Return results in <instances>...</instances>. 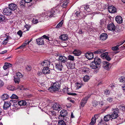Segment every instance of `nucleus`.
<instances>
[{
	"mask_svg": "<svg viewBox=\"0 0 125 125\" xmlns=\"http://www.w3.org/2000/svg\"><path fill=\"white\" fill-rule=\"evenodd\" d=\"M82 13V12L80 11H77L75 13L76 16L78 17L81 18V14Z\"/></svg>",
	"mask_w": 125,
	"mask_h": 125,
	"instance_id": "nucleus-41",
	"label": "nucleus"
},
{
	"mask_svg": "<svg viewBox=\"0 0 125 125\" xmlns=\"http://www.w3.org/2000/svg\"><path fill=\"white\" fill-rule=\"evenodd\" d=\"M103 53L101 55V58H102L103 59L105 58L106 56L108 55V53L107 52H106L104 53Z\"/></svg>",
	"mask_w": 125,
	"mask_h": 125,
	"instance_id": "nucleus-37",
	"label": "nucleus"
},
{
	"mask_svg": "<svg viewBox=\"0 0 125 125\" xmlns=\"http://www.w3.org/2000/svg\"><path fill=\"white\" fill-rule=\"evenodd\" d=\"M4 85L3 82L0 79V88L3 86Z\"/></svg>",
	"mask_w": 125,
	"mask_h": 125,
	"instance_id": "nucleus-61",
	"label": "nucleus"
},
{
	"mask_svg": "<svg viewBox=\"0 0 125 125\" xmlns=\"http://www.w3.org/2000/svg\"><path fill=\"white\" fill-rule=\"evenodd\" d=\"M104 50L98 49V50L95 51L93 52H88L85 54V57L89 60H90L94 58V54H100L102 53L105 51Z\"/></svg>",
	"mask_w": 125,
	"mask_h": 125,
	"instance_id": "nucleus-1",
	"label": "nucleus"
},
{
	"mask_svg": "<svg viewBox=\"0 0 125 125\" xmlns=\"http://www.w3.org/2000/svg\"><path fill=\"white\" fill-rule=\"evenodd\" d=\"M58 123V125H66L65 122L62 120H59Z\"/></svg>",
	"mask_w": 125,
	"mask_h": 125,
	"instance_id": "nucleus-33",
	"label": "nucleus"
},
{
	"mask_svg": "<svg viewBox=\"0 0 125 125\" xmlns=\"http://www.w3.org/2000/svg\"><path fill=\"white\" fill-rule=\"evenodd\" d=\"M102 63L103 67L106 70H108L111 68V64H110L108 62L104 61H103Z\"/></svg>",
	"mask_w": 125,
	"mask_h": 125,
	"instance_id": "nucleus-7",
	"label": "nucleus"
},
{
	"mask_svg": "<svg viewBox=\"0 0 125 125\" xmlns=\"http://www.w3.org/2000/svg\"><path fill=\"white\" fill-rule=\"evenodd\" d=\"M80 10L83 11L85 10L87 11H90V8L88 5H85L82 6L80 7Z\"/></svg>",
	"mask_w": 125,
	"mask_h": 125,
	"instance_id": "nucleus-18",
	"label": "nucleus"
},
{
	"mask_svg": "<svg viewBox=\"0 0 125 125\" xmlns=\"http://www.w3.org/2000/svg\"><path fill=\"white\" fill-rule=\"evenodd\" d=\"M7 88V89L13 91L14 89V87L11 85L8 86Z\"/></svg>",
	"mask_w": 125,
	"mask_h": 125,
	"instance_id": "nucleus-43",
	"label": "nucleus"
},
{
	"mask_svg": "<svg viewBox=\"0 0 125 125\" xmlns=\"http://www.w3.org/2000/svg\"><path fill=\"white\" fill-rule=\"evenodd\" d=\"M68 35L66 34H61L59 37V38L62 41H66L68 40Z\"/></svg>",
	"mask_w": 125,
	"mask_h": 125,
	"instance_id": "nucleus-19",
	"label": "nucleus"
},
{
	"mask_svg": "<svg viewBox=\"0 0 125 125\" xmlns=\"http://www.w3.org/2000/svg\"><path fill=\"white\" fill-rule=\"evenodd\" d=\"M60 87V85L59 83L58 82H56L52 83L51 84V86L49 88V90L51 92L52 91H58Z\"/></svg>",
	"mask_w": 125,
	"mask_h": 125,
	"instance_id": "nucleus-4",
	"label": "nucleus"
},
{
	"mask_svg": "<svg viewBox=\"0 0 125 125\" xmlns=\"http://www.w3.org/2000/svg\"><path fill=\"white\" fill-rule=\"evenodd\" d=\"M113 113L110 115L112 119H115L117 118L118 115V114L119 113V109L118 108L113 109Z\"/></svg>",
	"mask_w": 125,
	"mask_h": 125,
	"instance_id": "nucleus-5",
	"label": "nucleus"
},
{
	"mask_svg": "<svg viewBox=\"0 0 125 125\" xmlns=\"http://www.w3.org/2000/svg\"><path fill=\"white\" fill-rule=\"evenodd\" d=\"M60 13V10L53 8L51 9V11L48 13L47 16L50 17H55L58 16Z\"/></svg>",
	"mask_w": 125,
	"mask_h": 125,
	"instance_id": "nucleus-3",
	"label": "nucleus"
},
{
	"mask_svg": "<svg viewBox=\"0 0 125 125\" xmlns=\"http://www.w3.org/2000/svg\"><path fill=\"white\" fill-rule=\"evenodd\" d=\"M24 27L27 29V31H28L29 30L30 27V26L26 24L25 25Z\"/></svg>",
	"mask_w": 125,
	"mask_h": 125,
	"instance_id": "nucleus-62",
	"label": "nucleus"
},
{
	"mask_svg": "<svg viewBox=\"0 0 125 125\" xmlns=\"http://www.w3.org/2000/svg\"><path fill=\"white\" fill-rule=\"evenodd\" d=\"M82 72L83 73H88V70L85 68H83L82 70Z\"/></svg>",
	"mask_w": 125,
	"mask_h": 125,
	"instance_id": "nucleus-51",
	"label": "nucleus"
},
{
	"mask_svg": "<svg viewBox=\"0 0 125 125\" xmlns=\"http://www.w3.org/2000/svg\"><path fill=\"white\" fill-rule=\"evenodd\" d=\"M115 20L116 22L119 23H121L123 21L122 17L120 16H116L115 18Z\"/></svg>",
	"mask_w": 125,
	"mask_h": 125,
	"instance_id": "nucleus-24",
	"label": "nucleus"
},
{
	"mask_svg": "<svg viewBox=\"0 0 125 125\" xmlns=\"http://www.w3.org/2000/svg\"><path fill=\"white\" fill-rule=\"evenodd\" d=\"M15 100H10V102L5 101L4 102V104L3 105V109L5 110L8 108L10 107L11 105L10 102H13L14 103L15 102Z\"/></svg>",
	"mask_w": 125,
	"mask_h": 125,
	"instance_id": "nucleus-9",
	"label": "nucleus"
},
{
	"mask_svg": "<svg viewBox=\"0 0 125 125\" xmlns=\"http://www.w3.org/2000/svg\"><path fill=\"white\" fill-rule=\"evenodd\" d=\"M120 82H125V77L123 76H121L119 78Z\"/></svg>",
	"mask_w": 125,
	"mask_h": 125,
	"instance_id": "nucleus-40",
	"label": "nucleus"
},
{
	"mask_svg": "<svg viewBox=\"0 0 125 125\" xmlns=\"http://www.w3.org/2000/svg\"><path fill=\"white\" fill-rule=\"evenodd\" d=\"M3 14L5 15L9 16L11 13L12 11L9 8L7 7L3 10Z\"/></svg>",
	"mask_w": 125,
	"mask_h": 125,
	"instance_id": "nucleus-13",
	"label": "nucleus"
},
{
	"mask_svg": "<svg viewBox=\"0 0 125 125\" xmlns=\"http://www.w3.org/2000/svg\"><path fill=\"white\" fill-rule=\"evenodd\" d=\"M92 103L93 106H94L95 107L98 105V101L94 100L93 102Z\"/></svg>",
	"mask_w": 125,
	"mask_h": 125,
	"instance_id": "nucleus-42",
	"label": "nucleus"
},
{
	"mask_svg": "<svg viewBox=\"0 0 125 125\" xmlns=\"http://www.w3.org/2000/svg\"><path fill=\"white\" fill-rule=\"evenodd\" d=\"M50 116L55 117L56 116V112L53 111H51L50 113Z\"/></svg>",
	"mask_w": 125,
	"mask_h": 125,
	"instance_id": "nucleus-38",
	"label": "nucleus"
},
{
	"mask_svg": "<svg viewBox=\"0 0 125 125\" xmlns=\"http://www.w3.org/2000/svg\"><path fill=\"white\" fill-rule=\"evenodd\" d=\"M105 21L104 20L102 19L100 20V24L101 25H103V24L104 23Z\"/></svg>",
	"mask_w": 125,
	"mask_h": 125,
	"instance_id": "nucleus-63",
	"label": "nucleus"
},
{
	"mask_svg": "<svg viewBox=\"0 0 125 125\" xmlns=\"http://www.w3.org/2000/svg\"><path fill=\"white\" fill-rule=\"evenodd\" d=\"M38 20L33 19L32 20V22L34 24H37L38 22Z\"/></svg>",
	"mask_w": 125,
	"mask_h": 125,
	"instance_id": "nucleus-59",
	"label": "nucleus"
},
{
	"mask_svg": "<svg viewBox=\"0 0 125 125\" xmlns=\"http://www.w3.org/2000/svg\"><path fill=\"white\" fill-rule=\"evenodd\" d=\"M12 66V65L11 64L8 63H5L3 68L4 70H6L8 68L11 67Z\"/></svg>",
	"mask_w": 125,
	"mask_h": 125,
	"instance_id": "nucleus-25",
	"label": "nucleus"
},
{
	"mask_svg": "<svg viewBox=\"0 0 125 125\" xmlns=\"http://www.w3.org/2000/svg\"><path fill=\"white\" fill-rule=\"evenodd\" d=\"M49 67H44L42 70V72L43 74L46 75L50 74L51 73L50 71L49 68Z\"/></svg>",
	"mask_w": 125,
	"mask_h": 125,
	"instance_id": "nucleus-16",
	"label": "nucleus"
},
{
	"mask_svg": "<svg viewBox=\"0 0 125 125\" xmlns=\"http://www.w3.org/2000/svg\"><path fill=\"white\" fill-rule=\"evenodd\" d=\"M101 61L100 58L97 57L94 58V60L91 63L90 66L92 69H98V68L101 63Z\"/></svg>",
	"mask_w": 125,
	"mask_h": 125,
	"instance_id": "nucleus-2",
	"label": "nucleus"
},
{
	"mask_svg": "<svg viewBox=\"0 0 125 125\" xmlns=\"http://www.w3.org/2000/svg\"><path fill=\"white\" fill-rule=\"evenodd\" d=\"M118 45H117L113 47L112 48V50L113 51H117L118 50Z\"/></svg>",
	"mask_w": 125,
	"mask_h": 125,
	"instance_id": "nucleus-49",
	"label": "nucleus"
},
{
	"mask_svg": "<svg viewBox=\"0 0 125 125\" xmlns=\"http://www.w3.org/2000/svg\"><path fill=\"white\" fill-rule=\"evenodd\" d=\"M42 37L43 38L46 39L49 41H51V40H49V37L45 35H43Z\"/></svg>",
	"mask_w": 125,
	"mask_h": 125,
	"instance_id": "nucleus-58",
	"label": "nucleus"
},
{
	"mask_svg": "<svg viewBox=\"0 0 125 125\" xmlns=\"http://www.w3.org/2000/svg\"><path fill=\"white\" fill-rule=\"evenodd\" d=\"M90 96L91 95L90 94L84 97L83 98L81 101L83 102L84 103L86 104L88 99L90 97Z\"/></svg>",
	"mask_w": 125,
	"mask_h": 125,
	"instance_id": "nucleus-26",
	"label": "nucleus"
},
{
	"mask_svg": "<svg viewBox=\"0 0 125 125\" xmlns=\"http://www.w3.org/2000/svg\"><path fill=\"white\" fill-rule=\"evenodd\" d=\"M73 53L75 56H78L81 55V52L79 50H74L73 52Z\"/></svg>",
	"mask_w": 125,
	"mask_h": 125,
	"instance_id": "nucleus-23",
	"label": "nucleus"
},
{
	"mask_svg": "<svg viewBox=\"0 0 125 125\" xmlns=\"http://www.w3.org/2000/svg\"><path fill=\"white\" fill-rule=\"evenodd\" d=\"M16 75L17 77L19 78H20L22 77V74L19 72H18L16 74Z\"/></svg>",
	"mask_w": 125,
	"mask_h": 125,
	"instance_id": "nucleus-47",
	"label": "nucleus"
},
{
	"mask_svg": "<svg viewBox=\"0 0 125 125\" xmlns=\"http://www.w3.org/2000/svg\"><path fill=\"white\" fill-rule=\"evenodd\" d=\"M9 36H7V38L5 39L3 42L2 44L4 45H6L7 44L8 42V41L9 40Z\"/></svg>",
	"mask_w": 125,
	"mask_h": 125,
	"instance_id": "nucleus-34",
	"label": "nucleus"
},
{
	"mask_svg": "<svg viewBox=\"0 0 125 125\" xmlns=\"http://www.w3.org/2000/svg\"><path fill=\"white\" fill-rule=\"evenodd\" d=\"M107 38V35L106 33H102L100 36L99 38L100 40L102 41L105 40Z\"/></svg>",
	"mask_w": 125,
	"mask_h": 125,
	"instance_id": "nucleus-22",
	"label": "nucleus"
},
{
	"mask_svg": "<svg viewBox=\"0 0 125 125\" xmlns=\"http://www.w3.org/2000/svg\"><path fill=\"white\" fill-rule=\"evenodd\" d=\"M105 58L108 61H109L111 60V58L109 57V55H108L106 56Z\"/></svg>",
	"mask_w": 125,
	"mask_h": 125,
	"instance_id": "nucleus-57",
	"label": "nucleus"
},
{
	"mask_svg": "<svg viewBox=\"0 0 125 125\" xmlns=\"http://www.w3.org/2000/svg\"><path fill=\"white\" fill-rule=\"evenodd\" d=\"M90 76L88 75H85L83 78V80L85 82H87L90 79Z\"/></svg>",
	"mask_w": 125,
	"mask_h": 125,
	"instance_id": "nucleus-30",
	"label": "nucleus"
},
{
	"mask_svg": "<svg viewBox=\"0 0 125 125\" xmlns=\"http://www.w3.org/2000/svg\"><path fill=\"white\" fill-rule=\"evenodd\" d=\"M76 84L77 87L79 89L83 85V84L81 83H77Z\"/></svg>",
	"mask_w": 125,
	"mask_h": 125,
	"instance_id": "nucleus-48",
	"label": "nucleus"
},
{
	"mask_svg": "<svg viewBox=\"0 0 125 125\" xmlns=\"http://www.w3.org/2000/svg\"><path fill=\"white\" fill-rule=\"evenodd\" d=\"M12 106H14L16 108L19 105L20 106L22 105H25L27 104L26 101L24 100H22L18 102V104L15 103V102L13 103Z\"/></svg>",
	"mask_w": 125,
	"mask_h": 125,
	"instance_id": "nucleus-6",
	"label": "nucleus"
},
{
	"mask_svg": "<svg viewBox=\"0 0 125 125\" xmlns=\"http://www.w3.org/2000/svg\"><path fill=\"white\" fill-rule=\"evenodd\" d=\"M107 28L108 30L114 31L115 30V27L114 24L111 22L108 24Z\"/></svg>",
	"mask_w": 125,
	"mask_h": 125,
	"instance_id": "nucleus-15",
	"label": "nucleus"
},
{
	"mask_svg": "<svg viewBox=\"0 0 125 125\" xmlns=\"http://www.w3.org/2000/svg\"><path fill=\"white\" fill-rule=\"evenodd\" d=\"M107 6H108V10L109 12L111 13H114L116 11V8L113 5L109 6L107 4Z\"/></svg>",
	"mask_w": 125,
	"mask_h": 125,
	"instance_id": "nucleus-10",
	"label": "nucleus"
},
{
	"mask_svg": "<svg viewBox=\"0 0 125 125\" xmlns=\"http://www.w3.org/2000/svg\"><path fill=\"white\" fill-rule=\"evenodd\" d=\"M96 121V118L94 117H93L91 119V122L90 123V125H94Z\"/></svg>",
	"mask_w": 125,
	"mask_h": 125,
	"instance_id": "nucleus-35",
	"label": "nucleus"
},
{
	"mask_svg": "<svg viewBox=\"0 0 125 125\" xmlns=\"http://www.w3.org/2000/svg\"><path fill=\"white\" fill-rule=\"evenodd\" d=\"M10 96V97L11 99H17L18 98V96L15 94H13L11 96Z\"/></svg>",
	"mask_w": 125,
	"mask_h": 125,
	"instance_id": "nucleus-36",
	"label": "nucleus"
},
{
	"mask_svg": "<svg viewBox=\"0 0 125 125\" xmlns=\"http://www.w3.org/2000/svg\"><path fill=\"white\" fill-rule=\"evenodd\" d=\"M105 121L104 120L101 119L100 121L98 124V125H103L104 124Z\"/></svg>",
	"mask_w": 125,
	"mask_h": 125,
	"instance_id": "nucleus-46",
	"label": "nucleus"
},
{
	"mask_svg": "<svg viewBox=\"0 0 125 125\" xmlns=\"http://www.w3.org/2000/svg\"><path fill=\"white\" fill-rule=\"evenodd\" d=\"M55 66L56 69L59 71H62L63 68L62 63L60 62L55 63Z\"/></svg>",
	"mask_w": 125,
	"mask_h": 125,
	"instance_id": "nucleus-14",
	"label": "nucleus"
},
{
	"mask_svg": "<svg viewBox=\"0 0 125 125\" xmlns=\"http://www.w3.org/2000/svg\"><path fill=\"white\" fill-rule=\"evenodd\" d=\"M98 105L100 107H102L104 105V103L103 101H98Z\"/></svg>",
	"mask_w": 125,
	"mask_h": 125,
	"instance_id": "nucleus-55",
	"label": "nucleus"
},
{
	"mask_svg": "<svg viewBox=\"0 0 125 125\" xmlns=\"http://www.w3.org/2000/svg\"><path fill=\"white\" fill-rule=\"evenodd\" d=\"M52 108L53 110H60L61 109V105H60L58 104L55 103L52 106Z\"/></svg>",
	"mask_w": 125,
	"mask_h": 125,
	"instance_id": "nucleus-17",
	"label": "nucleus"
},
{
	"mask_svg": "<svg viewBox=\"0 0 125 125\" xmlns=\"http://www.w3.org/2000/svg\"><path fill=\"white\" fill-rule=\"evenodd\" d=\"M63 23L62 21H61L59 22V23L57 25L56 28H59L60 27H61L62 26V24Z\"/></svg>",
	"mask_w": 125,
	"mask_h": 125,
	"instance_id": "nucleus-52",
	"label": "nucleus"
},
{
	"mask_svg": "<svg viewBox=\"0 0 125 125\" xmlns=\"http://www.w3.org/2000/svg\"><path fill=\"white\" fill-rule=\"evenodd\" d=\"M42 65L44 67H50V66L51 65V66H52L54 68L52 64H51L50 62L48 60H45L42 63Z\"/></svg>",
	"mask_w": 125,
	"mask_h": 125,
	"instance_id": "nucleus-12",
	"label": "nucleus"
},
{
	"mask_svg": "<svg viewBox=\"0 0 125 125\" xmlns=\"http://www.w3.org/2000/svg\"><path fill=\"white\" fill-rule=\"evenodd\" d=\"M70 60V61H73L74 60V57L73 56H72L71 55H69L68 56L67 60Z\"/></svg>",
	"mask_w": 125,
	"mask_h": 125,
	"instance_id": "nucleus-32",
	"label": "nucleus"
},
{
	"mask_svg": "<svg viewBox=\"0 0 125 125\" xmlns=\"http://www.w3.org/2000/svg\"><path fill=\"white\" fill-rule=\"evenodd\" d=\"M67 114L68 112L66 110L63 109L61 110L60 113V115L59 116V118H61V117H62L63 118H62V119H64L65 118L67 115Z\"/></svg>",
	"mask_w": 125,
	"mask_h": 125,
	"instance_id": "nucleus-11",
	"label": "nucleus"
},
{
	"mask_svg": "<svg viewBox=\"0 0 125 125\" xmlns=\"http://www.w3.org/2000/svg\"><path fill=\"white\" fill-rule=\"evenodd\" d=\"M69 89L68 88V87L66 86L65 87V88H63L61 90V91L63 93H69Z\"/></svg>",
	"mask_w": 125,
	"mask_h": 125,
	"instance_id": "nucleus-31",
	"label": "nucleus"
},
{
	"mask_svg": "<svg viewBox=\"0 0 125 125\" xmlns=\"http://www.w3.org/2000/svg\"><path fill=\"white\" fill-rule=\"evenodd\" d=\"M17 34L20 36V37H21L22 36V33L21 31L19 30L17 32Z\"/></svg>",
	"mask_w": 125,
	"mask_h": 125,
	"instance_id": "nucleus-56",
	"label": "nucleus"
},
{
	"mask_svg": "<svg viewBox=\"0 0 125 125\" xmlns=\"http://www.w3.org/2000/svg\"><path fill=\"white\" fill-rule=\"evenodd\" d=\"M68 0H64L61 3V6L63 8H66L67 6L68 2Z\"/></svg>",
	"mask_w": 125,
	"mask_h": 125,
	"instance_id": "nucleus-27",
	"label": "nucleus"
},
{
	"mask_svg": "<svg viewBox=\"0 0 125 125\" xmlns=\"http://www.w3.org/2000/svg\"><path fill=\"white\" fill-rule=\"evenodd\" d=\"M5 16L2 15H0V21H3L5 19Z\"/></svg>",
	"mask_w": 125,
	"mask_h": 125,
	"instance_id": "nucleus-53",
	"label": "nucleus"
},
{
	"mask_svg": "<svg viewBox=\"0 0 125 125\" xmlns=\"http://www.w3.org/2000/svg\"><path fill=\"white\" fill-rule=\"evenodd\" d=\"M110 92L109 90L107 89H106L104 91V94L105 95H109L110 94Z\"/></svg>",
	"mask_w": 125,
	"mask_h": 125,
	"instance_id": "nucleus-39",
	"label": "nucleus"
},
{
	"mask_svg": "<svg viewBox=\"0 0 125 125\" xmlns=\"http://www.w3.org/2000/svg\"><path fill=\"white\" fill-rule=\"evenodd\" d=\"M58 60L61 63H65L67 61V58L64 55H60L59 56Z\"/></svg>",
	"mask_w": 125,
	"mask_h": 125,
	"instance_id": "nucleus-8",
	"label": "nucleus"
},
{
	"mask_svg": "<svg viewBox=\"0 0 125 125\" xmlns=\"http://www.w3.org/2000/svg\"><path fill=\"white\" fill-rule=\"evenodd\" d=\"M1 97L3 100H4L8 98L10 96L9 95H8L7 94H4L2 95Z\"/></svg>",
	"mask_w": 125,
	"mask_h": 125,
	"instance_id": "nucleus-29",
	"label": "nucleus"
},
{
	"mask_svg": "<svg viewBox=\"0 0 125 125\" xmlns=\"http://www.w3.org/2000/svg\"><path fill=\"white\" fill-rule=\"evenodd\" d=\"M113 98L109 97L107 99V100L108 101L111 102L113 101Z\"/></svg>",
	"mask_w": 125,
	"mask_h": 125,
	"instance_id": "nucleus-60",
	"label": "nucleus"
},
{
	"mask_svg": "<svg viewBox=\"0 0 125 125\" xmlns=\"http://www.w3.org/2000/svg\"><path fill=\"white\" fill-rule=\"evenodd\" d=\"M37 44L39 45H41L44 44V42L43 38H39L36 39Z\"/></svg>",
	"mask_w": 125,
	"mask_h": 125,
	"instance_id": "nucleus-20",
	"label": "nucleus"
},
{
	"mask_svg": "<svg viewBox=\"0 0 125 125\" xmlns=\"http://www.w3.org/2000/svg\"><path fill=\"white\" fill-rule=\"evenodd\" d=\"M9 8L11 11H13L16 9L17 8V6L16 4L11 3L9 5Z\"/></svg>",
	"mask_w": 125,
	"mask_h": 125,
	"instance_id": "nucleus-21",
	"label": "nucleus"
},
{
	"mask_svg": "<svg viewBox=\"0 0 125 125\" xmlns=\"http://www.w3.org/2000/svg\"><path fill=\"white\" fill-rule=\"evenodd\" d=\"M31 68L32 67L30 65H27L25 67V69L28 71H30Z\"/></svg>",
	"mask_w": 125,
	"mask_h": 125,
	"instance_id": "nucleus-44",
	"label": "nucleus"
},
{
	"mask_svg": "<svg viewBox=\"0 0 125 125\" xmlns=\"http://www.w3.org/2000/svg\"><path fill=\"white\" fill-rule=\"evenodd\" d=\"M25 3V0H21L20 2L21 6H24Z\"/></svg>",
	"mask_w": 125,
	"mask_h": 125,
	"instance_id": "nucleus-50",
	"label": "nucleus"
},
{
	"mask_svg": "<svg viewBox=\"0 0 125 125\" xmlns=\"http://www.w3.org/2000/svg\"><path fill=\"white\" fill-rule=\"evenodd\" d=\"M43 74L42 72L41 71H38L37 73V75L39 76H42Z\"/></svg>",
	"mask_w": 125,
	"mask_h": 125,
	"instance_id": "nucleus-54",
	"label": "nucleus"
},
{
	"mask_svg": "<svg viewBox=\"0 0 125 125\" xmlns=\"http://www.w3.org/2000/svg\"><path fill=\"white\" fill-rule=\"evenodd\" d=\"M122 88L123 90L125 91V84H123L122 85Z\"/></svg>",
	"mask_w": 125,
	"mask_h": 125,
	"instance_id": "nucleus-64",
	"label": "nucleus"
},
{
	"mask_svg": "<svg viewBox=\"0 0 125 125\" xmlns=\"http://www.w3.org/2000/svg\"><path fill=\"white\" fill-rule=\"evenodd\" d=\"M111 118L110 115H107L105 116L104 117V120L105 121H109Z\"/></svg>",
	"mask_w": 125,
	"mask_h": 125,
	"instance_id": "nucleus-28",
	"label": "nucleus"
},
{
	"mask_svg": "<svg viewBox=\"0 0 125 125\" xmlns=\"http://www.w3.org/2000/svg\"><path fill=\"white\" fill-rule=\"evenodd\" d=\"M14 80L15 83L18 84L20 81V78L18 77L14 78Z\"/></svg>",
	"mask_w": 125,
	"mask_h": 125,
	"instance_id": "nucleus-45",
	"label": "nucleus"
}]
</instances>
